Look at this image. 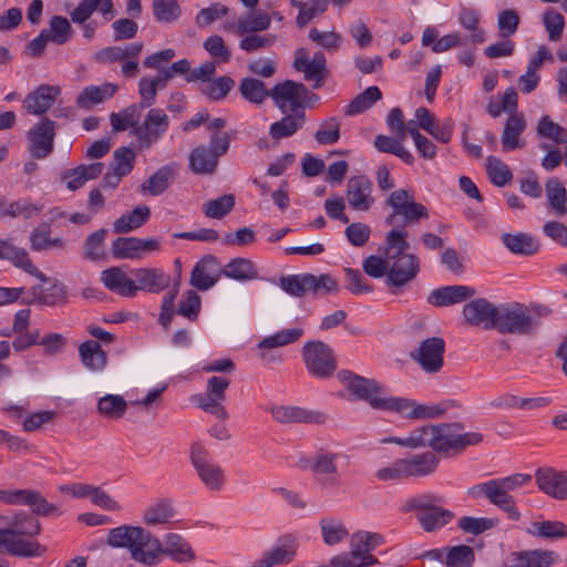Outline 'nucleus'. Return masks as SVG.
<instances>
[{
	"mask_svg": "<svg viewBox=\"0 0 567 567\" xmlns=\"http://www.w3.org/2000/svg\"><path fill=\"white\" fill-rule=\"evenodd\" d=\"M386 205L392 208V213L385 218L388 225L400 226L414 225L421 219L429 218L427 208L413 199V196L405 189H396L388 197Z\"/></svg>",
	"mask_w": 567,
	"mask_h": 567,
	"instance_id": "8",
	"label": "nucleus"
},
{
	"mask_svg": "<svg viewBox=\"0 0 567 567\" xmlns=\"http://www.w3.org/2000/svg\"><path fill=\"white\" fill-rule=\"evenodd\" d=\"M526 120L522 113L508 115L501 138L505 152L524 147L520 135L526 130Z\"/></svg>",
	"mask_w": 567,
	"mask_h": 567,
	"instance_id": "34",
	"label": "nucleus"
},
{
	"mask_svg": "<svg viewBox=\"0 0 567 567\" xmlns=\"http://www.w3.org/2000/svg\"><path fill=\"white\" fill-rule=\"evenodd\" d=\"M56 123L49 118L41 120L27 134L29 152L32 157L42 159L53 151Z\"/></svg>",
	"mask_w": 567,
	"mask_h": 567,
	"instance_id": "16",
	"label": "nucleus"
},
{
	"mask_svg": "<svg viewBox=\"0 0 567 567\" xmlns=\"http://www.w3.org/2000/svg\"><path fill=\"white\" fill-rule=\"evenodd\" d=\"M504 246L515 255L532 256L539 250V243L526 233H506L502 236Z\"/></svg>",
	"mask_w": 567,
	"mask_h": 567,
	"instance_id": "41",
	"label": "nucleus"
},
{
	"mask_svg": "<svg viewBox=\"0 0 567 567\" xmlns=\"http://www.w3.org/2000/svg\"><path fill=\"white\" fill-rule=\"evenodd\" d=\"M458 424H433L431 449L435 452H449L455 450V429Z\"/></svg>",
	"mask_w": 567,
	"mask_h": 567,
	"instance_id": "47",
	"label": "nucleus"
},
{
	"mask_svg": "<svg viewBox=\"0 0 567 567\" xmlns=\"http://www.w3.org/2000/svg\"><path fill=\"white\" fill-rule=\"evenodd\" d=\"M495 329L504 334L526 336L533 334L540 323V318L551 313L545 305L530 307L519 303H504L497 307Z\"/></svg>",
	"mask_w": 567,
	"mask_h": 567,
	"instance_id": "3",
	"label": "nucleus"
},
{
	"mask_svg": "<svg viewBox=\"0 0 567 567\" xmlns=\"http://www.w3.org/2000/svg\"><path fill=\"white\" fill-rule=\"evenodd\" d=\"M338 453L320 451L312 456L311 472L317 476L318 483L323 488H333L339 485L340 474L338 473Z\"/></svg>",
	"mask_w": 567,
	"mask_h": 567,
	"instance_id": "20",
	"label": "nucleus"
},
{
	"mask_svg": "<svg viewBox=\"0 0 567 567\" xmlns=\"http://www.w3.org/2000/svg\"><path fill=\"white\" fill-rule=\"evenodd\" d=\"M538 488L546 495L559 499H567V471L554 468H539L535 474Z\"/></svg>",
	"mask_w": 567,
	"mask_h": 567,
	"instance_id": "25",
	"label": "nucleus"
},
{
	"mask_svg": "<svg viewBox=\"0 0 567 567\" xmlns=\"http://www.w3.org/2000/svg\"><path fill=\"white\" fill-rule=\"evenodd\" d=\"M219 158L207 147L198 146L189 155V166L196 174L212 175L218 166Z\"/></svg>",
	"mask_w": 567,
	"mask_h": 567,
	"instance_id": "46",
	"label": "nucleus"
},
{
	"mask_svg": "<svg viewBox=\"0 0 567 567\" xmlns=\"http://www.w3.org/2000/svg\"><path fill=\"white\" fill-rule=\"evenodd\" d=\"M319 524L323 543L328 546H334L348 537V530L340 519L324 517Z\"/></svg>",
	"mask_w": 567,
	"mask_h": 567,
	"instance_id": "54",
	"label": "nucleus"
},
{
	"mask_svg": "<svg viewBox=\"0 0 567 567\" xmlns=\"http://www.w3.org/2000/svg\"><path fill=\"white\" fill-rule=\"evenodd\" d=\"M48 38L55 44H64L72 37V27L70 21L62 16H53L49 22V28L43 29Z\"/></svg>",
	"mask_w": 567,
	"mask_h": 567,
	"instance_id": "61",
	"label": "nucleus"
},
{
	"mask_svg": "<svg viewBox=\"0 0 567 567\" xmlns=\"http://www.w3.org/2000/svg\"><path fill=\"white\" fill-rule=\"evenodd\" d=\"M41 532L40 522L27 514H17L0 528V549L11 556L32 558L40 557L47 548L33 539Z\"/></svg>",
	"mask_w": 567,
	"mask_h": 567,
	"instance_id": "2",
	"label": "nucleus"
},
{
	"mask_svg": "<svg viewBox=\"0 0 567 567\" xmlns=\"http://www.w3.org/2000/svg\"><path fill=\"white\" fill-rule=\"evenodd\" d=\"M433 425H424L414 429L406 437L394 439L393 442L409 449L431 447Z\"/></svg>",
	"mask_w": 567,
	"mask_h": 567,
	"instance_id": "58",
	"label": "nucleus"
},
{
	"mask_svg": "<svg viewBox=\"0 0 567 567\" xmlns=\"http://www.w3.org/2000/svg\"><path fill=\"white\" fill-rule=\"evenodd\" d=\"M383 536L368 530L354 533L350 539V551L360 567H370L379 563L371 553L383 544Z\"/></svg>",
	"mask_w": 567,
	"mask_h": 567,
	"instance_id": "18",
	"label": "nucleus"
},
{
	"mask_svg": "<svg viewBox=\"0 0 567 567\" xmlns=\"http://www.w3.org/2000/svg\"><path fill=\"white\" fill-rule=\"evenodd\" d=\"M382 99L380 89L375 85L369 86L358 94L347 106L346 114L349 116L360 114L369 110L375 102Z\"/></svg>",
	"mask_w": 567,
	"mask_h": 567,
	"instance_id": "55",
	"label": "nucleus"
},
{
	"mask_svg": "<svg viewBox=\"0 0 567 567\" xmlns=\"http://www.w3.org/2000/svg\"><path fill=\"white\" fill-rule=\"evenodd\" d=\"M107 545L114 548L126 547L134 560L151 566L159 550V539L138 526L123 525L110 529Z\"/></svg>",
	"mask_w": 567,
	"mask_h": 567,
	"instance_id": "5",
	"label": "nucleus"
},
{
	"mask_svg": "<svg viewBox=\"0 0 567 567\" xmlns=\"http://www.w3.org/2000/svg\"><path fill=\"white\" fill-rule=\"evenodd\" d=\"M559 556L549 549L522 550L512 555V561H517L518 567H550Z\"/></svg>",
	"mask_w": 567,
	"mask_h": 567,
	"instance_id": "38",
	"label": "nucleus"
},
{
	"mask_svg": "<svg viewBox=\"0 0 567 567\" xmlns=\"http://www.w3.org/2000/svg\"><path fill=\"white\" fill-rule=\"evenodd\" d=\"M189 458L197 477L206 488L212 492H220L224 488L225 470L212 460L203 445L194 443L190 446Z\"/></svg>",
	"mask_w": 567,
	"mask_h": 567,
	"instance_id": "9",
	"label": "nucleus"
},
{
	"mask_svg": "<svg viewBox=\"0 0 567 567\" xmlns=\"http://www.w3.org/2000/svg\"><path fill=\"white\" fill-rule=\"evenodd\" d=\"M537 135L557 144L567 142V130L558 123H555L548 115H545L539 120Z\"/></svg>",
	"mask_w": 567,
	"mask_h": 567,
	"instance_id": "64",
	"label": "nucleus"
},
{
	"mask_svg": "<svg viewBox=\"0 0 567 567\" xmlns=\"http://www.w3.org/2000/svg\"><path fill=\"white\" fill-rule=\"evenodd\" d=\"M127 406L128 404L122 395L105 394L99 399L96 410L106 419L118 420L124 416Z\"/></svg>",
	"mask_w": 567,
	"mask_h": 567,
	"instance_id": "51",
	"label": "nucleus"
},
{
	"mask_svg": "<svg viewBox=\"0 0 567 567\" xmlns=\"http://www.w3.org/2000/svg\"><path fill=\"white\" fill-rule=\"evenodd\" d=\"M444 563L446 567H473L475 560L474 549L467 545H457L445 548Z\"/></svg>",
	"mask_w": 567,
	"mask_h": 567,
	"instance_id": "57",
	"label": "nucleus"
},
{
	"mask_svg": "<svg viewBox=\"0 0 567 567\" xmlns=\"http://www.w3.org/2000/svg\"><path fill=\"white\" fill-rule=\"evenodd\" d=\"M530 475L517 473L503 478H494L475 484L467 489V495L473 499L486 498L492 505L504 511L513 520H518L520 513L515 505L511 492L530 481Z\"/></svg>",
	"mask_w": 567,
	"mask_h": 567,
	"instance_id": "4",
	"label": "nucleus"
},
{
	"mask_svg": "<svg viewBox=\"0 0 567 567\" xmlns=\"http://www.w3.org/2000/svg\"><path fill=\"white\" fill-rule=\"evenodd\" d=\"M445 352V342L442 338L432 337L423 340L416 351L411 357L427 373L439 372L443 364Z\"/></svg>",
	"mask_w": 567,
	"mask_h": 567,
	"instance_id": "17",
	"label": "nucleus"
},
{
	"mask_svg": "<svg viewBox=\"0 0 567 567\" xmlns=\"http://www.w3.org/2000/svg\"><path fill=\"white\" fill-rule=\"evenodd\" d=\"M285 114L280 121L272 123L269 127V135L272 140L279 141L293 135L305 123V112H288Z\"/></svg>",
	"mask_w": 567,
	"mask_h": 567,
	"instance_id": "43",
	"label": "nucleus"
},
{
	"mask_svg": "<svg viewBox=\"0 0 567 567\" xmlns=\"http://www.w3.org/2000/svg\"><path fill=\"white\" fill-rule=\"evenodd\" d=\"M302 358L309 373L317 378H329L336 371L333 352L322 341L307 342L302 349Z\"/></svg>",
	"mask_w": 567,
	"mask_h": 567,
	"instance_id": "13",
	"label": "nucleus"
},
{
	"mask_svg": "<svg viewBox=\"0 0 567 567\" xmlns=\"http://www.w3.org/2000/svg\"><path fill=\"white\" fill-rule=\"evenodd\" d=\"M406 478L423 477L433 474L440 463L439 457L433 452H423L402 458Z\"/></svg>",
	"mask_w": 567,
	"mask_h": 567,
	"instance_id": "32",
	"label": "nucleus"
},
{
	"mask_svg": "<svg viewBox=\"0 0 567 567\" xmlns=\"http://www.w3.org/2000/svg\"><path fill=\"white\" fill-rule=\"evenodd\" d=\"M223 275L228 278L247 281L258 278V270L255 264L246 258H235L230 260L223 269Z\"/></svg>",
	"mask_w": 567,
	"mask_h": 567,
	"instance_id": "49",
	"label": "nucleus"
},
{
	"mask_svg": "<svg viewBox=\"0 0 567 567\" xmlns=\"http://www.w3.org/2000/svg\"><path fill=\"white\" fill-rule=\"evenodd\" d=\"M458 23L462 28L470 31L471 34L465 37L471 44H480L485 42L486 34L480 29V13L473 8L462 7L458 12Z\"/></svg>",
	"mask_w": 567,
	"mask_h": 567,
	"instance_id": "45",
	"label": "nucleus"
},
{
	"mask_svg": "<svg viewBox=\"0 0 567 567\" xmlns=\"http://www.w3.org/2000/svg\"><path fill=\"white\" fill-rule=\"evenodd\" d=\"M150 217V207L146 205H138L132 212L118 217L113 224V230L116 234L130 233L146 224Z\"/></svg>",
	"mask_w": 567,
	"mask_h": 567,
	"instance_id": "42",
	"label": "nucleus"
},
{
	"mask_svg": "<svg viewBox=\"0 0 567 567\" xmlns=\"http://www.w3.org/2000/svg\"><path fill=\"white\" fill-rule=\"evenodd\" d=\"M142 111L143 110L134 103L118 113H111L110 123L112 130L114 132H123L132 127L135 134V127L140 124Z\"/></svg>",
	"mask_w": 567,
	"mask_h": 567,
	"instance_id": "50",
	"label": "nucleus"
},
{
	"mask_svg": "<svg viewBox=\"0 0 567 567\" xmlns=\"http://www.w3.org/2000/svg\"><path fill=\"white\" fill-rule=\"evenodd\" d=\"M221 269L216 257L208 255L202 258L193 268L190 285L198 290L206 291L219 280Z\"/></svg>",
	"mask_w": 567,
	"mask_h": 567,
	"instance_id": "26",
	"label": "nucleus"
},
{
	"mask_svg": "<svg viewBox=\"0 0 567 567\" xmlns=\"http://www.w3.org/2000/svg\"><path fill=\"white\" fill-rule=\"evenodd\" d=\"M528 533L546 539L567 537V525L559 520L535 522Z\"/></svg>",
	"mask_w": 567,
	"mask_h": 567,
	"instance_id": "62",
	"label": "nucleus"
},
{
	"mask_svg": "<svg viewBox=\"0 0 567 567\" xmlns=\"http://www.w3.org/2000/svg\"><path fill=\"white\" fill-rule=\"evenodd\" d=\"M0 501L9 505H28L33 513L42 516L59 514L55 505L31 489H0Z\"/></svg>",
	"mask_w": 567,
	"mask_h": 567,
	"instance_id": "15",
	"label": "nucleus"
},
{
	"mask_svg": "<svg viewBox=\"0 0 567 567\" xmlns=\"http://www.w3.org/2000/svg\"><path fill=\"white\" fill-rule=\"evenodd\" d=\"M235 86V81L227 75L216 78L200 85V92L212 101L224 100Z\"/></svg>",
	"mask_w": 567,
	"mask_h": 567,
	"instance_id": "56",
	"label": "nucleus"
},
{
	"mask_svg": "<svg viewBox=\"0 0 567 567\" xmlns=\"http://www.w3.org/2000/svg\"><path fill=\"white\" fill-rule=\"evenodd\" d=\"M79 354L82 363L90 370H101L106 364V353L97 341L87 340L80 344Z\"/></svg>",
	"mask_w": 567,
	"mask_h": 567,
	"instance_id": "48",
	"label": "nucleus"
},
{
	"mask_svg": "<svg viewBox=\"0 0 567 567\" xmlns=\"http://www.w3.org/2000/svg\"><path fill=\"white\" fill-rule=\"evenodd\" d=\"M229 384L230 380L227 378L212 377L207 380L205 393L196 394L192 400L205 412L224 421L228 417V412L223 402L226 400V391Z\"/></svg>",
	"mask_w": 567,
	"mask_h": 567,
	"instance_id": "12",
	"label": "nucleus"
},
{
	"mask_svg": "<svg viewBox=\"0 0 567 567\" xmlns=\"http://www.w3.org/2000/svg\"><path fill=\"white\" fill-rule=\"evenodd\" d=\"M162 554L169 556L177 563L193 561L196 558L188 542L175 533L165 535L164 545L159 542V550L156 551V557L151 566L159 563V556Z\"/></svg>",
	"mask_w": 567,
	"mask_h": 567,
	"instance_id": "28",
	"label": "nucleus"
},
{
	"mask_svg": "<svg viewBox=\"0 0 567 567\" xmlns=\"http://www.w3.org/2000/svg\"><path fill=\"white\" fill-rule=\"evenodd\" d=\"M388 266L385 284L394 296L402 293L404 287L410 285L420 272V259L414 254L389 258Z\"/></svg>",
	"mask_w": 567,
	"mask_h": 567,
	"instance_id": "10",
	"label": "nucleus"
},
{
	"mask_svg": "<svg viewBox=\"0 0 567 567\" xmlns=\"http://www.w3.org/2000/svg\"><path fill=\"white\" fill-rule=\"evenodd\" d=\"M374 146L382 153H389L400 157L404 163L409 165L413 164L414 162L413 155L402 146L400 141L391 136L382 134L377 135L374 138Z\"/></svg>",
	"mask_w": 567,
	"mask_h": 567,
	"instance_id": "60",
	"label": "nucleus"
},
{
	"mask_svg": "<svg viewBox=\"0 0 567 567\" xmlns=\"http://www.w3.org/2000/svg\"><path fill=\"white\" fill-rule=\"evenodd\" d=\"M142 50V42H133L123 47H107L95 52L94 59L97 63L109 64L116 61H122L125 58H138Z\"/></svg>",
	"mask_w": 567,
	"mask_h": 567,
	"instance_id": "40",
	"label": "nucleus"
},
{
	"mask_svg": "<svg viewBox=\"0 0 567 567\" xmlns=\"http://www.w3.org/2000/svg\"><path fill=\"white\" fill-rule=\"evenodd\" d=\"M408 230L404 228H393L391 229L384 240L385 245V256L390 259H393L399 256H405L409 252L406 250L410 247V244L406 241Z\"/></svg>",
	"mask_w": 567,
	"mask_h": 567,
	"instance_id": "53",
	"label": "nucleus"
},
{
	"mask_svg": "<svg viewBox=\"0 0 567 567\" xmlns=\"http://www.w3.org/2000/svg\"><path fill=\"white\" fill-rule=\"evenodd\" d=\"M95 11H99L105 21H111L116 14L113 0H81L70 13V19L73 23H81L90 19Z\"/></svg>",
	"mask_w": 567,
	"mask_h": 567,
	"instance_id": "30",
	"label": "nucleus"
},
{
	"mask_svg": "<svg viewBox=\"0 0 567 567\" xmlns=\"http://www.w3.org/2000/svg\"><path fill=\"white\" fill-rule=\"evenodd\" d=\"M272 417L281 423H305V424H323L327 415L321 411L303 409L291 405H277L270 409Z\"/></svg>",
	"mask_w": 567,
	"mask_h": 567,
	"instance_id": "23",
	"label": "nucleus"
},
{
	"mask_svg": "<svg viewBox=\"0 0 567 567\" xmlns=\"http://www.w3.org/2000/svg\"><path fill=\"white\" fill-rule=\"evenodd\" d=\"M307 96L315 100L318 99L316 94L309 93L302 83H296L291 80L278 83L270 90V97L282 113L303 112L302 109Z\"/></svg>",
	"mask_w": 567,
	"mask_h": 567,
	"instance_id": "11",
	"label": "nucleus"
},
{
	"mask_svg": "<svg viewBox=\"0 0 567 567\" xmlns=\"http://www.w3.org/2000/svg\"><path fill=\"white\" fill-rule=\"evenodd\" d=\"M175 515L173 499L163 497L146 507L143 514V523L147 526L164 525L171 523Z\"/></svg>",
	"mask_w": 567,
	"mask_h": 567,
	"instance_id": "37",
	"label": "nucleus"
},
{
	"mask_svg": "<svg viewBox=\"0 0 567 567\" xmlns=\"http://www.w3.org/2000/svg\"><path fill=\"white\" fill-rule=\"evenodd\" d=\"M476 290L468 286L456 285L434 289L427 297V302L435 307H447L471 299Z\"/></svg>",
	"mask_w": 567,
	"mask_h": 567,
	"instance_id": "29",
	"label": "nucleus"
},
{
	"mask_svg": "<svg viewBox=\"0 0 567 567\" xmlns=\"http://www.w3.org/2000/svg\"><path fill=\"white\" fill-rule=\"evenodd\" d=\"M101 281L107 290L121 297L133 298L136 296L134 278L130 277L122 267L113 266L103 270Z\"/></svg>",
	"mask_w": 567,
	"mask_h": 567,
	"instance_id": "27",
	"label": "nucleus"
},
{
	"mask_svg": "<svg viewBox=\"0 0 567 567\" xmlns=\"http://www.w3.org/2000/svg\"><path fill=\"white\" fill-rule=\"evenodd\" d=\"M0 259H7L31 276L45 280V276L32 264L25 249L16 247L8 240H0Z\"/></svg>",
	"mask_w": 567,
	"mask_h": 567,
	"instance_id": "33",
	"label": "nucleus"
},
{
	"mask_svg": "<svg viewBox=\"0 0 567 567\" xmlns=\"http://www.w3.org/2000/svg\"><path fill=\"white\" fill-rule=\"evenodd\" d=\"M140 238L137 237H118L111 247L112 255L115 259H140Z\"/></svg>",
	"mask_w": 567,
	"mask_h": 567,
	"instance_id": "63",
	"label": "nucleus"
},
{
	"mask_svg": "<svg viewBox=\"0 0 567 567\" xmlns=\"http://www.w3.org/2000/svg\"><path fill=\"white\" fill-rule=\"evenodd\" d=\"M338 378L354 399L367 402L374 410L398 413L411 420L437 419L447 410L445 403L421 404L408 398L389 395L377 380L348 370L340 371Z\"/></svg>",
	"mask_w": 567,
	"mask_h": 567,
	"instance_id": "1",
	"label": "nucleus"
},
{
	"mask_svg": "<svg viewBox=\"0 0 567 567\" xmlns=\"http://www.w3.org/2000/svg\"><path fill=\"white\" fill-rule=\"evenodd\" d=\"M117 86L112 83H104L101 86L90 85L76 97V105L83 110H90L93 105L103 103L111 99L116 92Z\"/></svg>",
	"mask_w": 567,
	"mask_h": 567,
	"instance_id": "39",
	"label": "nucleus"
},
{
	"mask_svg": "<svg viewBox=\"0 0 567 567\" xmlns=\"http://www.w3.org/2000/svg\"><path fill=\"white\" fill-rule=\"evenodd\" d=\"M169 118L161 109H150L142 123L135 127L140 148H148L168 130Z\"/></svg>",
	"mask_w": 567,
	"mask_h": 567,
	"instance_id": "14",
	"label": "nucleus"
},
{
	"mask_svg": "<svg viewBox=\"0 0 567 567\" xmlns=\"http://www.w3.org/2000/svg\"><path fill=\"white\" fill-rule=\"evenodd\" d=\"M303 334L301 328L284 329L277 333L264 338L259 343L260 350H270L274 348L285 347L296 342Z\"/></svg>",
	"mask_w": 567,
	"mask_h": 567,
	"instance_id": "59",
	"label": "nucleus"
},
{
	"mask_svg": "<svg viewBox=\"0 0 567 567\" xmlns=\"http://www.w3.org/2000/svg\"><path fill=\"white\" fill-rule=\"evenodd\" d=\"M177 165L169 164L159 167L141 185L143 194L151 196L162 195L171 185L176 176Z\"/></svg>",
	"mask_w": 567,
	"mask_h": 567,
	"instance_id": "35",
	"label": "nucleus"
},
{
	"mask_svg": "<svg viewBox=\"0 0 567 567\" xmlns=\"http://www.w3.org/2000/svg\"><path fill=\"white\" fill-rule=\"evenodd\" d=\"M442 503L443 497L439 495L423 494L409 499L403 511H416L422 528L425 532H433L446 525L454 516L452 512L441 507Z\"/></svg>",
	"mask_w": 567,
	"mask_h": 567,
	"instance_id": "7",
	"label": "nucleus"
},
{
	"mask_svg": "<svg viewBox=\"0 0 567 567\" xmlns=\"http://www.w3.org/2000/svg\"><path fill=\"white\" fill-rule=\"evenodd\" d=\"M58 94H60L58 86L42 84L25 97L23 107L29 113L42 115L51 109Z\"/></svg>",
	"mask_w": 567,
	"mask_h": 567,
	"instance_id": "31",
	"label": "nucleus"
},
{
	"mask_svg": "<svg viewBox=\"0 0 567 567\" xmlns=\"http://www.w3.org/2000/svg\"><path fill=\"white\" fill-rule=\"evenodd\" d=\"M239 92L245 100L254 104H261L267 97H270V90H267L261 80L255 78L243 79Z\"/></svg>",
	"mask_w": 567,
	"mask_h": 567,
	"instance_id": "52",
	"label": "nucleus"
},
{
	"mask_svg": "<svg viewBox=\"0 0 567 567\" xmlns=\"http://www.w3.org/2000/svg\"><path fill=\"white\" fill-rule=\"evenodd\" d=\"M130 275L134 278L136 293L140 290L159 293L171 284V276L159 268H135L130 270Z\"/></svg>",
	"mask_w": 567,
	"mask_h": 567,
	"instance_id": "22",
	"label": "nucleus"
},
{
	"mask_svg": "<svg viewBox=\"0 0 567 567\" xmlns=\"http://www.w3.org/2000/svg\"><path fill=\"white\" fill-rule=\"evenodd\" d=\"M270 24L271 17L269 13L261 10H252L238 19L237 33L239 35L259 33L268 30Z\"/></svg>",
	"mask_w": 567,
	"mask_h": 567,
	"instance_id": "44",
	"label": "nucleus"
},
{
	"mask_svg": "<svg viewBox=\"0 0 567 567\" xmlns=\"http://www.w3.org/2000/svg\"><path fill=\"white\" fill-rule=\"evenodd\" d=\"M497 307L485 298H476L463 307V316L471 326L495 329Z\"/></svg>",
	"mask_w": 567,
	"mask_h": 567,
	"instance_id": "21",
	"label": "nucleus"
},
{
	"mask_svg": "<svg viewBox=\"0 0 567 567\" xmlns=\"http://www.w3.org/2000/svg\"><path fill=\"white\" fill-rule=\"evenodd\" d=\"M372 183L365 175L352 176L347 183V200L351 208L368 212L374 203Z\"/></svg>",
	"mask_w": 567,
	"mask_h": 567,
	"instance_id": "24",
	"label": "nucleus"
},
{
	"mask_svg": "<svg viewBox=\"0 0 567 567\" xmlns=\"http://www.w3.org/2000/svg\"><path fill=\"white\" fill-rule=\"evenodd\" d=\"M279 287L288 295L302 298L308 293L324 296L339 291L338 281L329 274L319 276L312 274L288 275L279 279Z\"/></svg>",
	"mask_w": 567,
	"mask_h": 567,
	"instance_id": "6",
	"label": "nucleus"
},
{
	"mask_svg": "<svg viewBox=\"0 0 567 567\" xmlns=\"http://www.w3.org/2000/svg\"><path fill=\"white\" fill-rule=\"evenodd\" d=\"M415 118L420 128L431 134L435 140L447 143L452 138L453 127L451 121L439 124L426 107H419L415 111Z\"/></svg>",
	"mask_w": 567,
	"mask_h": 567,
	"instance_id": "36",
	"label": "nucleus"
},
{
	"mask_svg": "<svg viewBox=\"0 0 567 567\" xmlns=\"http://www.w3.org/2000/svg\"><path fill=\"white\" fill-rule=\"evenodd\" d=\"M60 491L74 498H90L91 502L106 511L120 512L122 505L99 486L86 483H71L60 486Z\"/></svg>",
	"mask_w": 567,
	"mask_h": 567,
	"instance_id": "19",
	"label": "nucleus"
}]
</instances>
